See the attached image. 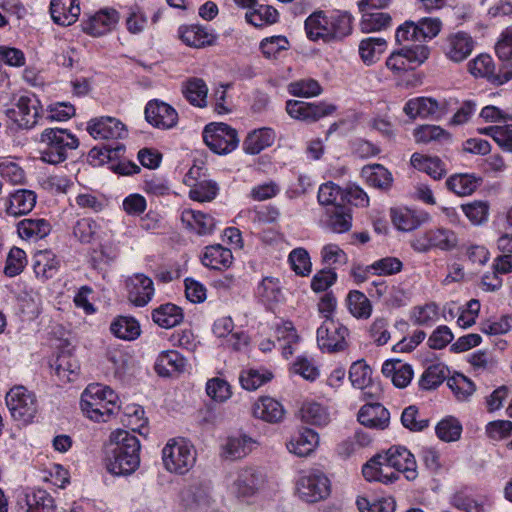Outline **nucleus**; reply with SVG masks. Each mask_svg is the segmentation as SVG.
Returning a JSON list of instances; mask_svg holds the SVG:
<instances>
[{"label": "nucleus", "instance_id": "1", "mask_svg": "<svg viewBox=\"0 0 512 512\" xmlns=\"http://www.w3.org/2000/svg\"><path fill=\"white\" fill-rule=\"evenodd\" d=\"M368 481L384 484L394 483L403 473L408 481L418 477L417 462L414 455L404 446L394 445L386 451L373 456L362 468Z\"/></svg>", "mask_w": 512, "mask_h": 512}, {"label": "nucleus", "instance_id": "2", "mask_svg": "<svg viewBox=\"0 0 512 512\" xmlns=\"http://www.w3.org/2000/svg\"><path fill=\"white\" fill-rule=\"evenodd\" d=\"M140 447L138 438L130 432H112L104 449L106 470L115 476L132 474L140 465Z\"/></svg>", "mask_w": 512, "mask_h": 512}, {"label": "nucleus", "instance_id": "3", "mask_svg": "<svg viewBox=\"0 0 512 512\" xmlns=\"http://www.w3.org/2000/svg\"><path fill=\"white\" fill-rule=\"evenodd\" d=\"M118 396L107 386L90 384L81 395V409L91 420L106 422L118 410Z\"/></svg>", "mask_w": 512, "mask_h": 512}, {"label": "nucleus", "instance_id": "4", "mask_svg": "<svg viewBox=\"0 0 512 512\" xmlns=\"http://www.w3.org/2000/svg\"><path fill=\"white\" fill-rule=\"evenodd\" d=\"M40 159L48 164H59L68 157V151L79 146L75 135L62 128H46L39 137Z\"/></svg>", "mask_w": 512, "mask_h": 512}, {"label": "nucleus", "instance_id": "5", "mask_svg": "<svg viewBox=\"0 0 512 512\" xmlns=\"http://www.w3.org/2000/svg\"><path fill=\"white\" fill-rule=\"evenodd\" d=\"M162 459L167 471L182 475L194 466L196 451L184 438L171 439L162 450Z\"/></svg>", "mask_w": 512, "mask_h": 512}, {"label": "nucleus", "instance_id": "6", "mask_svg": "<svg viewBox=\"0 0 512 512\" xmlns=\"http://www.w3.org/2000/svg\"><path fill=\"white\" fill-rule=\"evenodd\" d=\"M349 330L333 318L325 319L317 329V344L322 351L337 353L345 351L349 344Z\"/></svg>", "mask_w": 512, "mask_h": 512}, {"label": "nucleus", "instance_id": "7", "mask_svg": "<svg viewBox=\"0 0 512 512\" xmlns=\"http://www.w3.org/2000/svg\"><path fill=\"white\" fill-rule=\"evenodd\" d=\"M428 56L429 49L425 45H404L401 49L390 54L386 60V66L393 73L400 75L423 64Z\"/></svg>", "mask_w": 512, "mask_h": 512}, {"label": "nucleus", "instance_id": "8", "mask_svg": "<svg viewBox=\"0 0 512 512\" xmlns=\"http://www.w3.org/2000/svg\"><path fill=\"white\" fill-rule=\"evenodd\" d=\"M5 399L11 416L16 421L29 423L38 411L36 396L24 386L10 389Z\"/></svg>", "mask_w": 512, "mask_h": 512}, {"label": "nucleus", "instance_id": "9", "mask_svg": "<svg viewBox=\"0 0 512 512\" xmlns=\"http://www.w3.org/2000/svg\"><path fill=\"white\" fill-rule=\"evenodd\" d=\"M205 144L217 154H228L239 144L237 131L225 123H210L203 130Z\"/></svg>", "mask_w": 512, "mask_h": 512}, {"label": "nucleus", "instance_id": "10", "mask_svg": "<svg viewBox=\"0 0 512 512\" xmlns=\"http://www.w3.org/2000/svg\"><path fill=\"white\" fill-rule=\"evenodd\" d=\"M265 485V475L254 467H244L236 472L230 485L231 493L246 500L258 494Z\"/></svg>", "mask_w": 512, "mask_h": 512}, {"label": "nucleus", "instance_id": "11", "mask_svg": "<svg viewBox=\"0 0 512 512\" xmlns=\"http://www.w3.org/2000/svg\"><path fill=\"white\" fill-rule=\"evenodd\" d=\"M299 497L308 503L325 499L330 494V481L320 470H311L297 482Z\"/></svg>", "mask_w": 512, "mask_h": 512}, {"label": "nucleus", "instance_id": "12", "mask_svg": "<svg viewBox=\"0 0 512 512\" xmlns=\"http://www.w3.org/2000/svg\"><path fill=\"white\" fill-rule=\"evenodd\" d=\"M336 106L325 102L309 103L300 100H288L286 102V112L296 120L312 123L332 114Z\"/></svg>", "mask_w": 512, "mask_h": 512}, {"label": "nucleus", "instance_id": "13", "mask_svg": "<svg viewBox=\"0 0 512 512\" xmlns=\"http://www.w3.org/2000/svg\"><path fill=\"white\" fill-rule=\"evenodd\" d=\"M456 234L446 228H436L427 231L423 236L412 241V247L418 252H427L432 248L452 250L457 246Z\"/></svg>", "mask_w": 512, "mask_h": 512}, {"label": "nucleus", "instance_id": "14", "mask_svg": "<svg viewBox=\"0 0 512 512\" xmlns=\"http://www.w3.org/2000/svg\"><path fill=\"white\" fill-rule=\"evenodd\" d=\"M129 301L137 306L147 305L154 296V283L152 279L142 273H135L125 281Z\"/></svg>", "mask_w": 512, "mask_h": 512}, {"label": "nucleus", "instance_id": "15", "mask_svg": "<svg viewBox=\"0 0 512 512\" xmlns=\"http://www.w3.org/2000/svg\"><path fill=\"white\" fill-rule=\"evenodd\" d=\"M145 119L156 128L170 129L177 124L178 113L169 104L155 99L147 103Z\"/></svg>", "mask_w": 512, "mask_h": 512}, {"label": "nucleus", "instance_id": "16", "mask_svg": "<svg viewBox=\"0 0 512 512\" xmlns=\"http://www.w3.org/2000/svg\"><path fill=\"white\" fill-rule=\"evenodd\" d=\"M13 112L16 115L18 125L24 129H31L39 122L41 106L35 95H21Z\"/></svg>", "mask_w": 512, "mask_h": 512}, {"label": "nucleus", "instance_id": "17", "mask_svg": "<svg viewBox=\"0 0 512 512\" xmlns=\"http://www.w3.org/2000/svg\"><path fill=\"white\" fill-rule=\"evenodd\" d=\"M474 41L472 37L465 32H456L450 34L444 44L443 51L448 59L453 62H462L472 53Z\"/></svg>", "mask_w": 512, "mask_h": 512}, {"label": "nucleus", "instance_id": "18", "mask_svg": "<svg viewBox=\"0 0 512 512\" xmlns=\"http://www.w3.org/2000/svg\"><path fill=\"white\" fill-rule=\"evenodd\" d=\"M87 131L94 139H119L126 134L124 124L114 117H99L92 119Z\"/></svg>", "mask_w": 512, "mask_h": 512}, {"label": "nucleus", "instance_id": "19", "mask_svg": "<svg viewBox=\"0 0 512 512\" xmlns=\"http://www.w3.org/2000/svg\"><path fill=\"white\" fill-rule=\"evenodd\" d=\"M358 421L365 427L383 430L389 425L390 413L380 403H367L360 408Z\"/></svg>", "mask_w": 512, "mask_h": 512}, {"label": "nucleus", "instance_id": "20", "mask_svg": "<svg viewBox=\"0 0 512 512\" xmlns=\"http://www.w3.org/2000/svg\"><path fill=\"white\" fill-rule=\"evenodd\" d=\"M36 193L28 189H18L11 193L6 201V213L13 217L26 215L36 205Z\"/></svg>", "mask_w": 512, "mask_h": 512}, {"label": "nucleus", "instance_id": "21", "mask_svg": "<svg viewBox=\"0 0 512 512\" xmlns=\"http://www.w3.org/2000/svg\"><path fill=\"white\" fill-rule=\"evenodd\" d=\"M319 443L318 434L309 428H304L294 434L286 446L290 453L298 457L309 456Z\"/></svg>", "mask_w": 512, "mask_h": 512}, {"label": "nucleus", "instance_id": "22", "mask_svg": "<svg viewBox=\"0 0 512 512\" xmlns=\"http://www.w3.org/2000/svg\"><path fill=\"white\" fill-rule=\"evenodd\" d=\"M186 359L175 350L163 351L157 357L155 371L159 376L171 377L183 373L186 369Z\"/></svg>", "mask_w": 512, "mask_h": 512}, {"label": "nucleus", "instance_id": "23", "mask_svg": "<svg viewBox=\"0 0 512 512\" xmlns=\"http://www.w3.org/2000/svg\"><path fill=\"white\" fill-rule=\"evenodd\" d=\"M181 221L189 231L199 236L213 233L216 226L212 216L192 209H185L182 212Z\"/></svg>", "mask_w": 512, "mask_h": 512}, {"label": "nucleus", "instance_id": "24", "mask_svg": "<svg viewBox=\"0 0 512 512\" xmlns=\"http://www.w3.org/2000/svg\"><path fill=\"white\" fill-rule=\"evenodd\" d=\"M119 20L114 9H104L93 15L85 24L84 31L92 36H102L111 31Z\"/></svg>", "mask_w": 512, "mask_h": 512}, {"label": "nucleus", "instance_id": "25", "mask_svg": "<svg viewBox=\"0 0 512 512\" xmlns=\"http://www.w3.org/2000/svg\"><path fill=\"white\" fill-rule=\"evenodd\" d=\"M252 413L255 418L274 424L282 421L285 410L279 401L272 397L264 396L254 403Z\"/></svg>", "mask_w": 512, "mask_h": 512}, {"label": "nucleus", "instance_id": "26", "mask_svg": "<svg viewBox=\"0 0 512 512\" xmlns=\"http://www.w3.org/2000/svg\"><path fill=\"white\" fill-rule=\"evenodd\" d=\"M50 13L55 23L69 26L77 21L80 6L77 0H51Z\"/></svg>", "mask_w": 512, "mask_h": 512}, {"label": "nucleus", "instance_id": "27", "mask_svg": "<svg viewBox=\"0 0 512 512\" xmlns=\"http://www.w3.org/2000/svg\"><path fill=\"white\" fill-rule=\"evenodd\" d=\"M18 505L23 512H55L56 508L52 496L41 489L26 493Z\"/></svg>", "mask_w": 512, "mask_h": 512}, {"label": "nucleus", "instance_id": "28", "mask_svg": "<svg viewBox=\"0 0 512 512\" xmlns=\"http://www.w3.org/2000/svg\"><path fill=\"white\" fill-rule=\"evenodd\" d=\"M257 441L245 434L227 438L222 446V455L229 460H238L248 455Z\"/></svg>", "mask_w": 512, "mask_h": 512}, {"label": "nucleus", "instance_id": "29", "mask_svg": "<svg viewBox=\"0 0 512 512\" xmlns=\"http://www.w3.org/2000/svg\"><path fill=\"white\" fill-rule=\"evenodd\" d=\"M382 373L390 378L392 383L398 388H405L413 378L411 365L402 363L399 360H387L382 365Z\"/></svg>", "mask_w": 512, "mask_h": 512}, {"label": "nucleus", "instance_id": "30", "mask_svg": "<svg viewBox=\"0 0 512 512\" xmlns=\"http://www.w3.org/2000/svg\"><path fill=\"white\" fill-rule=\"evenodd\" d=\"M201 261L206 267L221 270L230 267L233 255L230 249L215 244L205 248Z\"/></svg>", "mask_w": 512, "mask_h": 512}, {"label": "nucleus", "instance_id": "31", "mask_svg": "<svg viewBox=\"0 0 512 512\" xmlns=\"http://www.w3.org/2000/svg\"><path fill=\"white\" fill-rule=\"evenodd\" d=\"M185 506L189 509H204L210 505L209 488L201 483H193L181 493Z\"/></svg>", "mask_w": 512, "mask_h": 512}, {"label": "nucleus", "instance_id": "32", "mask_svg": "<svg viewBox=\"0 0 512 512\" xmlns=\"http://www.w3.org/2000/svg\"><path fill=\"white\" fill-rule=\"evenodd\" d=\"M182 93L191 105L199 108L206 107L208 87L203 79L189 78L182 85Z\"/></svg>", "mask_w": 512, "mask_h": 512}, {"label": "nucleus", "instance_id": "33", "mask_svg": "<svg viewBox=\"0 0 512 512\" xmlns=\"http://www.w3.org/2000/svg\"><path fill=\"white\" fill-rule=\"evenodd\" d=\"M59 267V259L49 250L38 251L34 255L33 268L37 277L50 279L56 275Z\"/></svg>", "mask_w": 512, "mask_h": 512}, {"label": "nucleus", "instance_id": "34", "mask_svg": "<svg viewBox=\"0 0 512 512\" xmlns=\"http://www.w3.org/2000/svg\"><path fill=\"white\" fill-rule=\"evenodd\" d=\"M17 231L22 239L38 240L46 237L51 231L50 223L45 219L27 218L21 220L17 225Z\"/></svg>", "mask_w": 512, "mask_h": 512}, {"label": "nucleus", "instance_id": "35", "mask_svg": "<svg viewBox=\"0 0 512 512\" xmlns=\"http://www.w3.org/2000/svg\"><path fill=\"white\" fill-rule=\"evenodd\" d=\"M410 162L415 169L425 172L435 180L441 179L446 174L445 165L438 157L414 153Z\"/></svg>", "mask_w": 512, "mask_h": 512}, {"label": "nucleus", "instance_id": "36", "mask_svg": "<svg viewBox=\"0 0 512 512\" xmlns=\"http://www.w3.org/2000/svg\"><path fill=\"white\" fill-rule=\"evenodd\" d=\"M152 319L158 326L170 329L182 322L183 313L180 307L166 303L153 310Z\"/></svg>", "mask_w": 512, "mask_h": 512}, {"label": "nucleus", "instance_id": "37", "mask_svg": "<svg viewBox=\"0 0 512 512\" xmlns=\"http://www.w3.org/2000/svg\"><path fill=\"white\" fill-rule=\"evenodd\" d=\"M275 139V133L270 128H261L248 134L243 146L246 153L258 154L263 149L271 146Z\"/></svg>", "mask_w": 512, "mask_h": 512}, {"label": "nucleus", "instance_id": "38", "mask_svg": "<svg viewBox=\"0 0 512 512\" xmlns=\"http://www.w3.org/2000/svg\"><path fill=\"white\" fill-rule=\"evenodd\" d=\"M326 226L335 233H344L352 226L351 210L343 205L333 206L327 211Z\"/></svg>", "mask_w": 512, "mask_h": 512}, {"label": "nucleus", "instance_id": "39", "mask_svg": "<svg viewBox=\"0 0 512 512\" xmlns=\"http://www.w3.org/2000/svg\"><path fill=\"white\" fill-rule=\"evenodd\" d=\"M111 333L123 340L132 341L140 335V325L138 321L129 316H118L110 325Z\"/></svg>", "mask_w": 512, "mask_h": 512}, {"label": "nucleus", "instance_id": "40", "mask_svg": "<svg viewBox=\"0 0 512 512\" xmlns=\"http://www.w3.org/2000/svg\"><path fill=\"white\" fill-rule=\"evenodd\" d=\"M403 110L412 119L416 117L426 118L434 115L439 110V103L432 98L418 97L410 99Z\"/></svg>", "mask_w": 512, "mask_h": 512}, {"label": "nucleus", "instance_id": "41", "mask_svg": "<svg viewBox=\"0 0 512 512\" xmlns=\"http://www.w3.org/2000/svg\"><path fill=\"white\" fill-rule=\"evenodd\" d=\"M361 176L370 186L379 189H388L393 181L391 173L381 164L364 166Z\"/></svg>", "mask_w": 512, "mask_h": 512}, {"label": "nucleus", "instance_id": "42", "mask_svg": "<svg viewBox=\"0 0 512 512\" xmlns=\"http://www.w3.org/2000/svg\"><path fill=\"white\" fill-rule=\"evenodd\" d=\"M329 28V19L322 12L310 15L305 21L306 33L311 40L323 39L324 41H330Z\"/></svg>", "mask_w": 512, "mask_h": 512}, {"label": "nucleus", "instance_id": "43", "mask_svg": "<svg viewBox=\"0 0 512 512\" xmlns=\"http://www.w3.org/2000/svg\"><path fill=\"white\" fill-rule=\"evenodd\" d=\"M480 181L481 179L473 174H455L447 179L446 186L459 196H467L477 189Z\"/></svg>", "mask_w": 512, "mask_h": 512}, {"label": "nucleus", "instance_id": "44", "mask_svg": "<svg viewBox=\"0 0 512 512\" xmlns=\"http://www.w3.org/2000/svg\"><path fill=\"white\" fill-rule=\"evenodd\" d=\"M56 375L63 381H73V377L78 374L79 363L75 357L68 352H61L52 364Z\"/></svg>", "mask_w": 512, "mask_h": 512}, {"label": "nucleus", "instance_id": "45", "mask_svg": "<svg viewBox=\"0 0 512 512\" xmlns=\"http://www.w3.org/2000/svg\"><path fill=\"white\" fill-rule=\"evenodd\" d=\"M386 46L387 42L384 38L369 37L363 39L359 44L360 57L365 64L371 65L385 51Z\"/></svg>", "mask_w": 512, "mask_h": 512}, {"label": "nucleus", "instance_id": "46", "mask_svg": "<svg viewBox=\"0 0 512 512\" xmlns=\"http://www.w3.org/2000/svg\"><path fill=\"white\" fill-rule=\"evenodd\" d=\"M469 71L471 74L480 77L488 78L492 83L498 85L497 78H500V70L498 73L494 71V63L488 54H481L468 64Z\"/></svg>", "mask_w": 512, "mask_h": 512}, {"label": "nucleus", "instance_id": "47", "mask_svg": "<svg viewBox=\"0 0 512 512\" xmlns=\"http://www.w3.org/2000/svg\"><path fill=\"white\" fill-rule=\"evenodd\" d=\"M245 17L255 27H263L275 23L278 19V12L272 6L257 4L246 13Z\"/></svg>", "mask_w": 512, "mask_h": 512}, {"label": "nucleus", "instance_id": "48", "mask_svg": "<svg viewBox=\"0 0 512 512\" xmlns=\"http://www.w3.org/2000/svg\"><path fill=\"white\" fill-rule=\"evenodd\" d=\"M302 420L316 426H325L329 423L330 417L326 408L319 403H305L301 408Z\"/></svg>", "mask_w": 512, "mask_h": 512}, {"label": "nucleus", "instance_id": "49", "mask_svg": "<svg viewBox=\"0 0 512 512\" xmlns=\"http://www.w3.org/2000/svg\"><path fill=\"white\" fill-rule=\"evenodd\" d=\"M347 305L353 316L368 318L372 312L370 300L360 291H351L347 296Z\"/></svg>", "mask_w": 512, "mask_h": 512}, {"label": "nucleus", "instance_id": "50", "mask_svg": "<svg viewBox=\"0 0 512 512\" xmlns=\"http://www.w3.org/2000/svg\"><path fill=\"white\" fill-rule=\"evenodd\" d=\"M180 38L191 47L201 48L211 44V36L200 26L192 25L180 29Z\"/></svg>", "mask_w": 512, "mask_h": 512}, {"label": "nucleus", "instance_id": "51", "mask_svg": "<svg viewBox=\"0 0 512 512\" xmlns=\"http://www.w3.org/2000/svg\"><path fill=\"white\" fill-rule=\"evenodd\" d=\"M351 15L346 11H334L329 18L330 37L343 38L351 32Z\"/></svg>", "mask_w": 512, "mask_h": 512}, {"label": "nucleus", "instance_id": "52", "mask_svg": "<svg viewBox=\"0 0 512 512\" xmlns=\"http://www.w3.org/2000/svg\"><path fill=\"white\" fill-rule=\"evenodd\" d=\"M391 16L385 12H364L360 23L362 32L371 33L385 29L391 25Z\"/></svg>", "mask_w": 512, "mask_h": 512}, {"label": "nucleus", "instance_id": "53", "mask_svg": "<svg viewBox=\"0 0 512 512\" xmlns=\"http://www.w3.org/2000/svg\"><path fill=\"white\" fill-rule=\"evenodd\" d=\"M447 377V368L442 364L430 365L422 374L419 386L424 390L434 389Z\"/></svg>", "mask_w": 512, "mask_h": 512}, {"label": "nucleus", "instance_id": "54", "mask_svg": "<svg viewBox=\"0 0 512 512\" xmlns=\"http://www.w3.org/2000/svg\"><path fill=\"white\" fill-rule=\"evenodd\" d=\"M276 338L282 349V354L288 358L293 354V345L299 340V336L291 323H285L282 327L276 330Z\"/></svg>", "mask_w": 512, "mask_h": 512}, {"label": "nucleus", "instance_id": "55", "mask_svg": "<svg viewBox=\"0 0 512 512\" xmlns=\"http://www.w3.org/2000/svg\"><path fill=\"white\" fill-rule=\"evenodd\" d=\"M372 370L363 360L354 362L349 370V379L358 389H366L371 382Z\"/></svg>", "mask_w": 512, "mask_h": 512}, {"label": "nucleus", "instance_id": "56", "mask_svg": "<svg viewBox=\"0 0 512 512\" xmlns=\"http://www.w3.org/2000/svg\"><path fill=\"white\" fill-rule=\"evenodd\" d=\"M447 386L454 392L458 400H467L476 390L475 384L462 374L447 379Z\"/></svg>", "mask_w": 512, "mask_h": 512}, {"label": "nucleus", "instance_id": "57", "mask_svg": "<svg viewBox=\"0 0 512 512\" xmlns=\"http://www.w3.org/2000/svg\"><path fill=\"white\" fill-rule=\"evenodd\" d=\"M435 431L442 441L452 442L460 438L462 426L456 418L448 417L437 424Z\"/></svg>", "mask_w": 512, "mask_h": 512}, {"label": "nucleus", "instance_id": "58", "mask_svg": "<svg viewBox=\"0 0 512 512\" xmlns=\"http://www.w3.org/2000/svg\"><path fill=\"white\" fill-rule=\"evenodd\" d=\"M318 201L322 205H342L344 190L332 182L322 184L318 190Z\"/></svg>", "mask_w": 512, "mask_h": 512}, {"label": "nucleus", "instance_id": "59", "mask_svg": "<svg viewBox=\"0 0 512 512\" xmlns=\"http://www.w3.org/2000/svg\"><path fill=\"white\" fill-rule=\"evenodd\" d=\"M257 293L264 302L273 303L282 300L283 295L277 279L266 277L258 285Z\"/></svg>", "mask_w": 512, "mask_h": 512}, {"label": "nucleus", "instance_id": "60", "mask_svg": "<svg viewBox=\"0 0 512 512\" xmlns=\"http://www.w3.org/2000/svg\"><path fill=\"white\" fill-rule=\"evenodd\" d=\"M26 263V253L24 250L18 247H13L8 253L6 259V265L4 268L5 275L8 277H15L19 275L23 271Z\"/></svg>", "mask_w": 512, "mask_h": 512}, {"label": "nucleus", "instance_id": "61", "mask_svg": "<svg viewBox=\"0 0 512 512\" xmlns=\"http://www.w3.org/2000/svg\"><path fill=\"white\" fill-rule=\"evenodd\" d=\"M289 92L298 97H314L322 92V88L318 81L308 78L295 81L289 84Z\"/></svg>", "mask_w": 512, "mask_h": 512}, {"label": "nucleus", "instance_id": "62", "mask_svg": "<svg viewBox=\"0 0 512 512\" xmlns=\"http://www.w3.org/2000/svg\"><path fill=\"white\" fill-rule=\"evenodd\" d=\"M206 393L216 402H225L232 395L231 386L221 378L209 379L206 383Z\"/></svg>", "mask_w": 512, "mask_h": 512}, {"label": "nucleus", "instance_id": "63", "mask_svg": "<svg viewBox=\"0 0 512 512\" xmlns=\"http://www.w3.org/2000/svg\"><path fill=\"white\" fill-rule=\"evenodd\" d=\"M289 263L293 271L300 276H307L311 272V261L308 252L303 248H296L289 254Z\"/></svg>", "mask_w": 512, "mask_h": 512}, {"label": "nucleus", "instance_id": "64", "mask_svg": "<svg viewBox=\"0 0 512 512\" xmlns=\"http://www.w3.org/2000/svg\"><path fill=\"white\" fill-rule=\"evenodd\" d=\"M271 379L270 373H260L258 370L249 369L242 371L239 377L241 386L249 391L258 389Z\"/></svg>", "mask_w": 512, "mask_h": 512}]
</instances>
